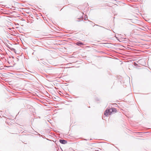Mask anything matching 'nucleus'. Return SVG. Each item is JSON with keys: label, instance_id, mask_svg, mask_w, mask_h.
<instances>
[{"label": "nucleus", "instance_id": "obj_1", "mask_svg": "<svg viewBox=\"0 0 151 151\" xmlns=\"http://www.w3.org/2000/svg\"><path fill=\"white\" fill-rule=\"evenodd\" d=\"M117 111L116 109L114 108H111L109 109H107L104 112V115L107 116L109 115L114 112H116Z\"/></svg>", "mask_w": 151, "mask_h": 151}, {"label": "nucleus", "instance_id": "obj_2", "mask_svg": "<svg viewBox=\"0 0 151 151\" xmlns=\"http://www.w3.org/2000/svg\"><path fill=\"white\" fill-rule=\"evenodd\" d=\"M59 142L60 143L63 144H65L67 143L66 141L63 139L60 140Z\"/></svg>", "mask_w": 151, "mask_h": 151}, {"label": "nucleus", "instance_id": "obj_3", "mask_svg": "<svg viewBox=\"0 0 151 151\" xmlns=\"http://www.w3.org/2000/svg\"><path fill=\"white\" fill-rule=\"evenodd\" d=\"M11 50L15 52L16 50L14 48H10Z\"/></svg>", "mask_w": 151, "mask_h": 151}, {"label": "nucleus", "instance_id": "obj_4", "mask_svg": "<svg viewBox=\"0 0 151 151\" xmlns=\"http://www.w3.org/2000/svg\"><path fill=\"white\" fill-rule=\"evenodd\" d=\"M77 45H83V44L79 42H78L76 44Z\"/></svg>", "mask_w": 151, "mask_h": 151}]
</instances>
